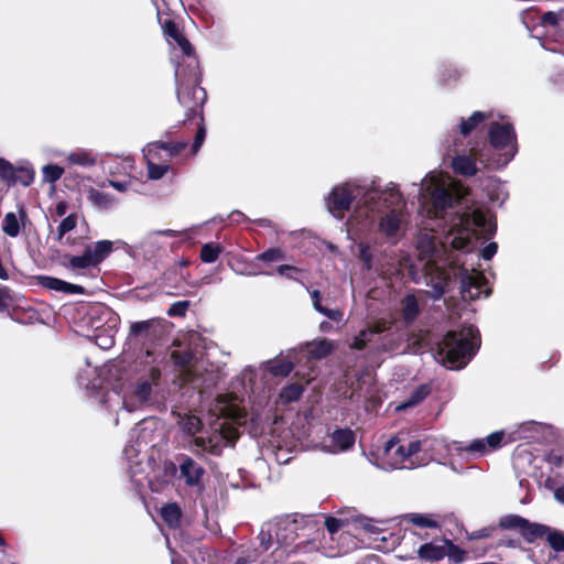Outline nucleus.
I'll return each instance as SVG.
<instances>
[{
	"label": "nucleus",
	"mask_w": 564,
	"mask_h": 564,
	"mask_svg": "<svg viewBox=\"0 0 564 564\" xmlns=\"http://www.w3.org/2000/svg\"><path fill=\"white\" fill-rule=\"evenodd\" d=\"M14 172L13 180H11L9 185L21 184L29 186L34 180V171L29 165L18 166Z\"/></svg>",
	"instance_id": "nucleus-44"
},
{
	"label": "nucleus",
	"mask_w": 564,
	"mask_h": 564,
	"mask_svg": "<svg viewBox=\"0 0 564 564\" xmlns=\"http://www.w3.org/2000/svg\"><path fill=\"white\" fill-rule=\"evenodd\" d=\"M344 525V521L334 517H327L325 519V527L327 531L333 535L337 533Z\"/></svg>",
	"instance_id": "nucleus-57"
},
{
	"label": "nucleus",
	"mask_w": 564,
	"mask_h": 564,
	"mask_svg": "<svg viewBox=\"0 0 564 564\" xmlns=\"http://www.w3.org/2000/svg\"><path fill=\"white\" fill-rule=\"evenodd\" d=\"M369 189L370 186L368 188H364L354 182L336 185L326 197L327 210L334 217L343 219L352 202L357 199V205L362 199L364 194Z\"/></svg>",
	"instance_id": "nucleus-10"
},
{
	"label": "nucleus",
	"mask_w": 564,
	"mask_h": 564,
	"mask_svg": "<svg viewBox=\"0 0 564 564\" xmlns=\"http://www.w3.org/2000/svg\"><path fill=\"white\" fill-rule=\"evenodd\" d=\"M476 150H480L478 145H473L468 151H460L455 153L452 158L451 166L456 174L463 176H474L478 172L477 164H481L478 160V155L476 154Z\"/></svg>",
	"instance_id": "nucleus-17"
},
{
	"label": "nucleus",
	"mask_w": 564,
	"mask_h": 564,
	"mask_svg": "<svg viewBox=\"0 0 564 564\" xmlns=\"http://www.w3.org/2000/svg\"><path fill=\"white\" fill-rule=\"evenodd\" d=\"M96 264L90 258V254L84 250V253L80 256H72L69 257L67 268L72 270H87L90 268H95Z\"/></svg>",
	"instance_id": "nucleus-46"
},
{
	"label": "nucleus",
	"mask_w": 564,
	"mask_h": 564,
	"mask_svg": "<svg viewBox=\"0 0 564 564\" xmlns=\"http://www.w3.org/2000/svg\"><path fill=\"white\" fill-rule=\"evenodd\" d=\"M312 304L315 311L322 313L325 310V306L322 305V294L318 290H313L310 292Z\"/></svg>",
	"instance_id": "nucleus-59"
},
{
	"label": "nucleus",
	"mask_w": 564,
	"mask_h": 564,
	"mask_svg": "<svg viewBox=\"0 0 564 564\" xmlns=\"http://www.w3.org/2000/svg\"><path fill=\"white\" fill-rule=\"evenodd\" d=\"M427 445L429 443H420L419 440L401 444L399 438L392 437L383 446L382 467L386 469H412L425 466L431 462Z\"/></svg>",
	"instance_id": "nucleus-7"
},
{
	"label": "nucleus",
	"mask_w": 564,
	"mask_h": 564,
	"mask_svg": "<svg viewBox=\"0 0 564 564\" xmlns=\"http://www.w3.org/2000/svg\"><path fill=\"white\" fill-rule=\"evenodd\" d=\"M180 474L188 486H198L205 474L204 468L193 458L186 456L180 464Z\"/></svg>",
	"instance_id": "nucleus-24"
},
{
	"label": "nucleus",
	"mask_w": 564,
	"mask_h": 564,
	"mask_svg": "<svg viewBox=\"0 0 564 564\" xmlns=\"http://www.w3.org/2000/svg\"><path fill=\"white\" fill-rule=\"evenodd\" d=\"M494 531V528H482L480 530L474 531L470 534V539H485L489 538Z\"/></svg>",
	"instance_id": "nucleus-62"
},
{
	"label": "nucleus",
	"mask_w": 564,
	"mask_h": 564,
	"mask_svg": "<svg viewBox=\"0 0 564 564\" xmlns=\"http://www.w3.org/2000/svg\"><path fill=\"white\" fill-rule=\"evenodd\" d=\"M175 82L178 102L186 110V119L191 120L200 112V108L206 100V91L199 87V67L197 66L193 78L189 68H186V64L183 65L177 62L175 65Z\"/></svg>",
	"instance_id": "nucleus-9"
},
{
	"label": "nucleus",
	"mask_w": 564,
	"mask_h": 564,
	"mask_svg": "<svg viewBox=\"0 0 564 564\" xmlns=\"http://www.w3.org/2000/svg\"><path fill=\"white\" fill-rule=\"evenodd\" d=\"M175 236L176 231L171 229L151 231L140 241L128 246V253L134 258L151 260L165 250L167 246L165 238Z\"/></svg>",
	"instance_id": "nucleus-11"
},
{
	"label": "nucleus",
	"mask_w": 564,
	"mask_h": 564,
	"mask_svg": "<svg viewBox=\"0 0 564 564\" xmlns=\"http://www.w3.org/2000/svg\"><path fill=\"white\" fill-rule=\"evenodd\" d=\"M438 76V80L441 82V84L447 85L452 82L458 80L462 76V70L452 65L444 66L442 69H440Z\"/></svg>",
	"instance_id": "nucleus-50"
},
{
	"label": "nucleus",
	"mask_w": 564,
	"mask_h": 564,
	"mask_svg": "<svg viewBox=\"0 0 564 564\" xmlns=\"http://www.w3.org/2000/svg\"><path fill=\"white\" fill-rule=\"evenodd\" d=\"M2 230L9 237H17L20 232V220L14 213L6 214L2 220Z\"/></svg>",
	"instance_id": "nucleus-49"
},
{
	"label": "nucleus",
	"mask_w": 564,
	"mask_h": 564,
	"mask_svg": "<svg viewBox=\"0 0 564 564\" xmlns=\"http://www.w3.org/2000/svg\"><path fill=\"white\" fill-rule=\"evenodd\" d=\"M164 364L162 352L147 349L135 360V370L140 378L124 391L121 403L127 412H133L149 403L152 397V387L156 386Z\"/></svg>",
	"instance_id": "nucleus-4"
},
{
	"label": "nucleus",
	"mask_w": 564,
	"mask_h": 564,
	"mask_svg": "<svg viewBox=\"0 0 564 564\" xmlns=\"http://www.w3.org/2000/svg\"><path fill=\"white\" fill-rule=\"evenodd\" d=\"M86 196L87 199L93 204V206L99 209H110L115 207L118 203L117 198L113 195L101 192L94 187H89L86 191Z\"/></svg>",
	"instance_id": "nucleus-31"
},
{
	"label": "nucleus",
	"mask_w": 564,
	"mask_h": 564,
	"mask_svg": "<svg viewBox=\"0 0 564 564\" xmlns=\"http://www.w3.org/2000/svg\"><path fill=\"white\" fill-rule=\"evenodd\" d=\"M480 346L478 329L464 326L459 330H449L438 343L436 359L446 368L459 370L467 366Z\"/></svg>",
	"instance_id": "nucleus-5"
},
{
	"label": "nucleus",
	"mask_w": 564,
	"mask_h": 564,
	"mask_svg": "<svg viewBox=\"0 0 564 564\" xmlns=\"http://www.w3.org/2000/svg\"><path fill=\"white\" fill-rule=\"evenodd\" d=\"M274 456H275V460L279 463V464H286L291 460V456L289 455V453L282 448H279L275 453H274Z\"/></svg>",
	"instance_id": "nucleus-63"
},
{
	"label": "nucleus",
	"mask_w": 564,
	"mask_h": 564,
	"mask_svg": "<svg viewBox=\"0 0 564 564\" xmlns=\"http://www.w3.org/2000/svg\"><path fill=\"white\" fill-rule=\"evenodd\" d=\"M165 332V322L161 318H150L141 322H133L129 329V339L155 340Z\"/></svg>",
	"instance_id": "nucleus-16"
},
{
	"label": "nucleus",
	"mask_w": 564,
	"mask_h": 564,
	"mask_svg": "<svg viewBox=\"0 0 564 564\" xmlns=\"http://www.w3.org/2000/svg\"><path fill=\"white\" fill-rule=\"evenodd\" d=\"M42 173L45 182L55 183L63 176L64 169L55 164H47L43 166Z\"/></svg>",
	"instance_id": "nucleus-52"
},
{
	"label": "nucleus",
	"mask_w": 564,
	"mask_h": 564,
	"mask_svg": "<svg viewBox=\"0 0 564 564\" xmlns=\"http://www.w3.org/2000/svg\"><path fill=\"white\" fill-rule=\"evenodd\" d=\"M143 155L147 160L148 176L150 180H161L170 170L167 160H164L163 155H159L155 152H149L148 147L143 149Z\"/></svg>",
	"instance_id": "nucleus-23"
},
{
	"label": "nucleus",
	"mask_w": 564,
	"mask_h": 564,
	"mask_svg": "<svg viewBox=\"0 0 564 564\" xmlns=\"http://www.w3.org/2000/svg\"><path fill=\"white\" fill-rule=\"evenodd\" d=\"M408 225L405 203L398 184L390 182L383 188H379L372 183L349 216L347 231L360 239L359 259L365 268L369 271L383 272L391 263L378 243L372 246L367 239L378 234L394 246L406 232Z\"/></svg>",
	"instance_id": "nucleus-2"
},
{
	"label": "nucleus",
	"mask_w": 564,
	"mask_h": 564,
	"mask_svg": "<svg viewBox=\"0 0 564 564\" xmlns=\"http://www.w3.org/2000/svg\"><path fill=\"white\" fill-rule=\"evenodd\" d=\"M325 315L327 318L334 322H341L344 317V312L341 310H330L325 307V310L321 313Z\"/></svg>",
	"instance_id": "nucleus-60"
},
{
	"label": "nucleus",
	"mask_w": 564,
	"mask_h": 564,
	"mask_svg": "<svg viewBox=\"0 0 564 564\" xmlns=\"http://www.w3.org/2000/svg\"><path fill=\"white\" fill-rule=\"evenodd\" d=\"M223 252V247L215 242H208L203 245L200 249V260L204 263L215 262L219 254Z\"/></svg>",
	"instance_id": "nucleus-47"
},
{
	"label": "nucleus",
	"mask_w": 564,
	"mask_h": 564,
	"mask_svg": "<svg viewBox=\"0 0 564 564\" xmlns=\"http://www.w3.org/2000/svg\"><path fill=\"white\" fill-rule=\"evenodd\" d=\"M541 24L547 33L557 36L556 41L564 39V9L558 12L544 13Z\"/></svg>",
	"instance_id": "nucleus-26"
},
{
	"label": "nucleus",
	"mask_w": 564,
	"mask_h": 564,
	"mask_svg": "<svg viewBox=\"0 0 564 564\" xmlns=\"http://www.w3.org/2000/svg\"><path fill=\"white\" fill-rule=\"evenodd\" d=\"M68 166L91 167L97 163V154L88 149L77 148L65 154Z\"/></svg>",
	"instance_id": "nucleus-25"
},
{
	"label": "nucleus",
	"mask_w": 564,
	"mask_h": 564,
	"mask_svg": "<svg viewBox=\"0 0 564 564\" xmlns=\"http://www.w3.org/2000/svg\"><path fill=\"white\" fill-rule=\"evenodd\" d=\"M525 518L518 514H506L499 519V527L503 530H517L521 533Z\"/></svg>",
	"instance_id": "nucleus-48"
},
{
	"label": "nucleus",
	"mask_w": 564,
	"mask_h": 564,
	"mask_svg": "<svg viewBox=\"0 0 564 564\" xmlns=\"http://www.w3.org/2000/svg\"><path fill=\"white\" fill-rule=\"evenodd\" d=\"M104 314L107 316L108 333H98L95 335V343L101 349H109L115 345V334L118 329L120 318L109 308H102Z\"/></svg>",
	"instance_id": "nucleus-21"
},
{
	"label": "nucleus",
	"mask_w": 564,
	"mask_h": 564,
	"mask_svg": "<svg viewBox=\"0 0 564 564\" xmlns=\"http://www.w3.org/2000/svg\"><path fill=\"white\" fill-rule=\"evenodd\" d=\"M469 189L442 172H430L420 183L417 197L425 220L415 242L416 263L410 264L412 280H424L431 297L440 300L452 279L460 282L464 300L487 297L490 290L477 269L479 258L490 260L498 250L490 242L479 253L473 251L480 236H491L496 224L481 209L471 208Z\"/></svg>",
	"instance_id": "nucleus-1"
},
{
	"label": "nucleus",
	"mask_w": 564,
	"mask_h": 564,
	"mask_svg": "<svg viewBox=\"0 0 564 564\" xmlns=\"http://www.w3.org/2000/svg\"><path fill=\"white\" fill-rule=\"evenodd\" d=\"M161 516L170 528H176L181 519V509L176 503H169L162 508Z\"/></svg>",
	"instance_id": "nucleus-45"
},
{
	"label": "nucleus",
	"mask_w": 564,
	"mask_h": 564,
	"mask_svg": "<svg viewBox=\"0 0 564 564\" xmlns=\"http://www.w3.org/2000/svg\"><path fill=\"white\" fill-rule=\"evenodd\" d=\"M228 218L231 223H235V224H241L242 221H245L247 219L246 216L239 210L231 212L228 215Z\"/></svg>",
	"instance_id": "nucleus-64"
},
{
	"label": "nucleus",
	"mask_w": 564,
	"mask_h": 564,
	"mask_svg": "<svg viewBox=\"0 0 564 564\" xmlns=\"http://www.w3.org/2000/svg\"><path fill=\"white\" fill-rule=\"evenodd\" d=\"M505 435L503 431H498L484 438L473 440L467 445L454 441L453 446L456 454L463 455L467 459H475L498 449L503 442Z\"/></svg>",
	"instance_id": "nucleus-12"
},
{
	"label": "nucleus",
	"mask_w": 564,
	"mask_h": 564,
	"mask_svg": "<svg viewBox=\"0 0 564 564\" xmlns=\"http://www.w3.org/2000/svg\"><path fill=\"white\" fill-rule=\"evenodd\" d=\"M334 345L328 339H321L306 345L307 355L313 359H322L333 350Z\"/></svg>",
	"instance_id": "nucleus-37"
},
{
	"label": "nucleus",
	"mask_w": 564,
	"mask_h": 564,
	"mask_svg": "<svg viewBox=\"0 0 564 564\" xmlns=\"http://www.w3.org/2000/svg\"><path fill=\"white\" fill-rule=\"evenodd\" d=\"M420 443H429L427 445V454L431 456V460H435L438 457H443L444 454H454L455 449L453 446V442H448L445 438H435V440H422Z\"/></svg>",
	"instance_id": "nucleus-32"
},
{
	"label": "nucleus",
	"mask_w": 564,
	"mask_h": 564,
	"mask_svg": "<svg viewBox=\"0 0 564 564\" xmlns=\"http://www.w3.org/2000/svg\"><path fill=\"white\" fill-rule=\"evenodd\" d=\"M391 325L392 323L384 318H379L369 323L352 338V341L349 345L350 348L356 350L365 349L369 344L375 341L376 336L388 330Z\"/></svg>",
	"instance_id": "nucleus-18"
},
{
	"label": "nucleus",
	"mask_w": 564,
	"mask_h": 564,
	"mask_svg": "<svg viewBox=\"0 0 564 564\" xmlns=\"http://www.w3.org/2000/svg\"><path fill=\"white\" fill-rule=\"evenodd\" d=\"M316 521L307 516H284L269 522L261 534L268 535L269 546L276 544L278 546H290L297 539L308 536L306 531L315 529Z\"/></svg>",
	"instance_id": "nucleus-8"
},
{
	"label": "nucleus",
	"mask_w": 564,
	"mask_h": 564,
	"mask_svg": "<svg viewBox=\"0 0 564 564\" xmlns=\"http://www.w3.org/2000/svg\"><path fill=\"white\" fill-rule=\"evenodd\" d=\"M304 391V386L299 382H292L283 387L275 401L276 404H289L297 401Z\"/></svg>",
	"instance_id": "nucleus-34"
},
{
	"label": "nucleus",
	"mask_w": 564,
	"mask_h": 564,
	"mask_svg": "<svg viewBox=\"0 0 564 564\" xmlns=\"http://www.w3.org/2000/svg\"><path fill=\"white\" fill-rule=\"evenodd\" d=\"M208 557V564H253L257 562V554L254 551L242 552L239 555L231 556H210L207 550H197V554L193 555V561L195 564H204L205 557ZM172 564H183L180 557H175L174 552H172Z\"/></svg>",
	"instance_id": "nucleus-15"
},
{
	"label": "nucleus",
	"mask_w": 564,
	"mask_h": 564,
	"mask_svg": "<svg viewBox=\"0 0 564 564\" xmlns=\"http://www.w3.org/2000/svg\"><path fill=\"white\" fill-rule=\"evenodd\" d=\"M486 119H488V113L475 111L469 117H460L458 122L452 127V131L467 137Z\"/></svg>",
	"instance_id": "nucleus-27"
},
{
	"label": "nucleus",
	"mask_w": 564,
	"mask_h": 564,
	"mask_svg": "<svg viewBox=\"0 0 564 564\" xmlns=\"http://www.w3.org/2000/svg\"><path fill=\"white\" fill-rule=\"evenodd\" d=\"M489 144L476 150L478 160L485 167H505L518 151L514 129L509 122H491L488 130Z\"/></svg>",
	"instance_id": "nucleus-6"
},
{
	"label": "nucleus",
	"mask_w": 564,
	"mask_h": 564,
	"mask_svg": "<svg viewBox=\"0 0 564 564\" xmlns=\"http://www.w3.org/2000/svg\"><path fill=\"white\" fill-rule=\"evenodd\" d=\"M177 424L188 435H195L202 429V420L192 414H178Z\"/></svg>",
	"instance_id": "nucleus-39"
},
{
	"label": "nucleus",
	"mask_w": 564,
	"mask_h": 564,
	"mask_svg": "<svg viewBox=\"0 0 564 564\" xmlns=\"http://www.w3.org/2000/svg\"><path fill=\"white\" fill-rule=\"evenodd\" d=\"M171 358L173 359L176 366L184 368L183 377L184 380L192 383L193 388L199 389L200 392L203 390L210 388L216 384V378L214 376H209L208 378H202L196 376L199 367L198 365H193V355L189 351H173L171 354Z\"/></svg>",
	"instance_id": "nucleus-13"
},
{
	"label": "nucleus",
	"mask_w": 564,
	"mask_h": 564,
	"mask_svg": "<svg viewBox=\"0 0 564 564\" xmlns=\"http://www.w3.org/2000/svg\"><path fill=\"white\" fill-rule=\"evenodd\" d=\"M542 425L536 422H524L517 426V429L508 434L507 442H514L518 440L531 441L535 438V434L541 432Z\"/></svg>",
	"instance_id": "nucleus-30"
},
{
	"label": "nucleus",
	"mask_w": 564,
	"mask_h": 564,
	"mask_svg": "<svg viewBox=\"0 0 564 564\" xmlns=\"http://www.w3.org/2000/svg\"><path fill=\"white\" fill-rule=\"evenodd\" d=\"M276 272L288 279L296 280L295 274L300 272V269L293 265L282 264L278 267Z\"/></svg>",
	"instance_id": "nucleus-58"
},
{
	"label": "nucleus",
	"mask_w": 564,
	"mask_h": 564,
	"mask_svg": "<svg viewBox=\"0 0 564 564\" xmlns=\"http://www.w3.org/2000/svg\"><path fill=\"white\" fill-rule=\"evenodd\" d=\"M15 166H13L9 161L4 159H0V177L10 184L11 180H13V174L15 173Z\"/></svg>",
	"instance_id": "nucleus-55"
},
{
	"label": "nucleus",
	"mask_w": 564,
	"mask_h": 564,
	"mask_svg": "<svg viewBox=\"0 0 564 564\" xmlns=\"http://www.w3.org/2000/svg\"><path fill=\"white\" fill-rule=\"evenodd\" d=\"M205 135H206V130L204 127H199L196 135H195V140H194V143H193V151L194 153H196L199 148L202 147L204 140H205Z\"/></svg>",
	"instance_id": "nucleus-61"
},
{
	"label": "nucleus",
	"mask_w": 564,
	"mask_h": 564,
	"mask_svg": "<svg viewBox=\"0 0 564 564\" xmlns=\"http://www.w3.org/2000/svg\"><path fill=\"white\" fill-rule=\"evenodd\" d=\"M153 432L154 423L152 421H141L135 425V427L130 433L131 442L135 441L139 447H147L154 440Z\"/></svg>",
	"instance_id": "nucleus-28"
},
{
	"label": "nucleus",
	"mask_w": 564,
	"mask_h": 564,
	"mask_svg": "<svg viewBox=\"0 0 564 564\" xmlns=\"http://www.w3.org/2000/svg\"><path fill=\"white\" fill-rule=\"evenodd\" d=\"M217 408L223 420L215 423L208 436H196L192 443V451L197 455L219 456L223 448L234 445L239 437L236 424H241L246 412L235 401L219 400Z\"/></svg>",
	"instance_id": "nucleus-3"
},
{
	"label": "nucleus",
	"mask_w": 564,
	"mask_h": 564,
	"mask_svg": "<svg viewBox=\"0 0 564 564\" xmlns=\"http://www.w3.org/2000/svg\"><path fill=\"white\" fill-rule=\"evenodd\" d=\"M85 250L90 254L96 267L104 261L113 250V243L110 240H99L93 245L86 246Z\"/></svg>",
	"instance_id": "nucleus-33"
},
{
	"label": "nucleus",
	"mask_w": 564,
	"mask_h": 564,
	"mask_svg": "<svg viewBox=\"0 0 564 564\" xmlns=\"http://www.w3.org/2000/svg\"><path fill=\"white\" fill-rule=\"evenodd\" d=\"M284 252L279 248L269 249L254 258V261L264 263L278 262L284 260Z\"/></svg>",
	"instance_id": "nucleus-51"
},
{
	"label": "nucleus",
	"mask_w": 564,
	"mask_h": 564,
	"mask_svg": "<svg viewBox=\"0 0 564 564\" xmlns=\"http://www.w3.org/2000/svg\"><path fill=\"white\" fill-rule=\"evenodd\" d=\"M356 522L360 528H362L365 531L377 534L379 533L380 529L378 527V521H375L373 519L367 518V517H358L356 519Z\"/></svg>",
	"instance_id": "nucleus-54"
},
{
	"label": "nucleus",
	"mask_w": 564,
	"mask_h": 564,
	"mask_svg": "<svg viewBox=\"0 0 564 564\" xmlns=\"http://www.w3.org/2000/svg\"><path fill=\"white\" fill-rule=\"evenodd\" d=\"M403 521L419 528H440L438 521L432 514L408 513L403 517Z\"/></svg>",
	"instance_id": "nucleus-41"
},
{
	"label": "nucleus",
	"mask_w": 564,
	"mask_h": 564,
	"mask_svg": "<svg viewBox=\"0 0 564 564\" xmlns=\"http://www.w3.org/2000/svg\"><path fill=\"white\" fill-rule=\"evenodd\" d=\"M77 219H78V217H77V215H76V214H70V215H68L67 217H65V218L61 221L59 226L57 227V237H56V239H57L59 242H62V243H64V245H69V243H70L69 238H66V239L64 240V236H65L67 232L72 231L73 229H75V228H76V226H77Z\"/></svg>",
	"instance_id": "nucleus-43"
},
{
	"label": "nucleus",
	"mask_w": 564,
	"mask_h": 564,
	"mask_svg": "<svg viewBox=\"0 0 564 564\" xmlns=\"http://www.w3.org/2000/svg\"><path fill=\"white\" fill-rule=\"evenodd\" d=\"M356 435L350 429H337L329 435V444L324 443L322 449L330 454L347 452L355 445Z\"/></svg>",
	"instance_id": "nucleus-20"
},
{
	"label": "nucleus",
	"mask_w": 564,
	"mask_h": 564,
	"mask_svg": "<svg viewBox=\"0 0 564 564\" xmlns=\"http://www.w3.org/2000/svg\"><path fill=\"white\" fill-rule=\"evenodd\" d=\"M165 32L166 34L174 40L175 44L177 45L180 52L182 53V56H177L176 52H174L172 59L175 62H180L181 64H186V68H189L191 75L194 78L196 74L197 68V57L194 54V48L192 44L188 42V40L182 34V32L177 29L175 23L167 22L165 24ZM176 51V48H174Z\"/></svg>",
	"instance_id": "nucleus-14"
},
{
	"label": "nucleus",
	"mask_w": 564,
	"mask_h": 564,
	"mask_svg": "<svg viewBox=\"0 0 564 564\" xmlns=\"http://www.w3.org/2000/svg\"><path fill=\"white\" fill-rule=\"evenodd\" d=\"M187 143L186 142H162V141H155L147 144L149 152H155L156 154L161 155V151L165 152L164 160H171L172 158L177 156L185 148Z\"/></svg>",
	"instance_id": "nucleus-29"
},
{
	"label": "nucleus",
	"mask_w": 564,
	"mask_h": 564,
	"mask_svg": "<svg viewBox=\"0 0 564 564\" xmlns=\"http://www.w3.org/2000/svg\"><path fill=\"white\" fill-rule=\"evenodd\" d=\"M401 304L404 321L406 323L413 322L420 312L416 297L413 294H409L403 299Z\"/></svg>",
	"instance_id": "nucleus-42"
},
{
	"label": "nucleus",
	"mask_w": 564,
	"mask_h": 564,
	"mask_svg": "<svg viewBox=\"0 0 564 564\" xmlns=\"http://www.w3.org/2000/svg\"><path fill=\"white\" fill-rule=\"evenodd\" d=\"M37 284L47 290L66 293V294H84L85 289L80 285L73 284L66 282L64 280L48 276V275H39L36 278Z\"/></svg>",
	"instance_id": "nucleus-22"
},
{
	"label": "nucleus",
	"mask_w": 564,
	"mask_h": 564,
	"mask_svg": "<svg viewBox=\"0 0 564 564\" xmlns=\"http://www.w3.org/2000/svg\"><path fill=\"white\" fill-rule=\"evenodd\" d=\"M547 531L549 527L540 523L530 522L528 519H525V524H523L520 534L528 542H533L538 538L543 536Z\"/></svg>",
	"instance_id": "nucleus-40"
},
{
	"label": "nucleus",
	"mask_w": 564,
	"mask_h": 564,
	"mask_svg": "<svg viewBox=\"0 0 564 564\" xmlns=\"http://www.w3.org/2000/svg\"><path fill=\"white\" fill-rule=\"evenodd\" d=\"M144 448L145 447H139L137 445L135 441L131 442V440L123 448V455L129 463V471L131 473L132 477L135 476L138 473L134 469V466H138L141 464L142 459L139 458V456Z\"/></svg>",
	"instance_id": "nucleus-38"
},
{
	"label": "nucleus",
	"mask_w": 564,
	"mask_h": 564,
	"mask_svg": "<svg viewBox=\"0 0 564 564\" xmlns=\"http://www.w3.org/2000/svg\"><path fill=\"white\" fill-rule=\"evenodd\" d=\"M456 546L451 540L441 539L434 540L422 544L417 549V557L425 562H437L443 560L451 550H455Z\"/></svg>",
	"instance_id": "nucleus-19"
},
{
	"label": "nucleus",
	"mask_w": 564,
	"mask_h": 564,
	"mask_svg": "<svg viewBox=\"0 0 564 564\" xmlns=\"http://www.w3.org/2000/svg\"><path fill=\"white\" fill-rule=\"evenodd\" d=\"M547 532L546 540L551 547L557 552L564 551V533L556 530L551 531L550 529Z\"/></svg>",
	"instance_id": "nucleus-53"
},
{
	"label": "nucleus",
	"mask_w": 564,
	"mask_h": 564,
	"mask_svg": "<svg viewBox=\"0 0 564 564\" xmlns=\"http://www.w3.org/2000/svg\"><path fill=\"white\" fill-rule=\"evenodd\" d=\"M431 392V389L426 384H421L416 387L411 394L401 403L395 406L397 411H403L410 409L412 406L417 405L422 402Z\"/></svg>",
	"instance_id": "nucleus-35"
},
{
	"label": "nucleus",
	"mask_w": 564,
	"mask_h": 564,
	"mask_svg": "<svg viewBox=\"0 0 564 564\" xmlns=\"http://www.w3.org/2000/svg\"><path fill=\"white\" fill-rule=\"evenodd\" d=\"M294 368V364L291 359L276 358L265 362V369L273 376L286 377L291 373Z\"/></svg>",
	"instance_id": "nucleus-36"
},
{
	"label": "nucleus",
	"mask_w": 564,
	"mask_h": 564,
	"mask_svg": "<svg viewBox=\"0 0 564 564\" xmlns=\"http://www.w3.org/2000/svg\"><path fill=\"white\" fill-rule=\"evenodd\" d=\"M189 307L188 301H178L170 306L167 310L169 316H184Z\"/></svg>",
	"instance_id": "nucleus-56"
}]
</instances>
